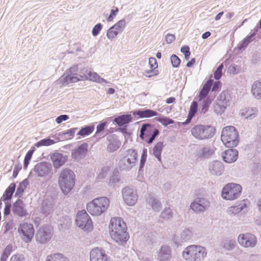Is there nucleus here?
I'll use <instances>...</instances> for the list:
<instances>
[{"instance_id":"1","label":"nucleus","mask_w":261,"mask_h":261,"mask_svg":"<svg viewBox=\"0 0 261 261\" xmlns=\"http://www.w3.org/2000/svg\"><path fill=\"white\" fill-rule=\"evenodd\" d=\"M109 231L112 239L118 244H123L128 239L126 225L120 218L111 219L109 225Z\"/></svg>"},{"instance_id":"2","label":"nucleus","mask_w":261,"mask_h":261,"mask_svg":"<svg viewBox=\"0 0 261 261\" xmlns=\"http://www.w3.org/2000/svg\"><path fill=\"white\" fill-rule=\"evenodd\" d=\"M90 70L87 67L80 68L77 65L73 66L60 79L63 85L75 83L80 80H87Z\"/></svg>"},{"instance_id":"3","label":"nucleus","mask_w":261,"mask_h":261,"mask_svg":"<svg viewBox=\"0 0 261 261\" xmlns=\"http://www.w3.org/2000/svg\"><path fill=\"white\" fill-rule=\"evenodd\" d=\"M58 183L60 189L64 195L68 194L75 185V174L70 169L62 170L59 175Z\"/></svg>"},{"instance_id":"4","label":"nucleus","mask_w":261,"mask_h":261,"mask_svg":"<svg viewBox=\"0 0 261 261\" xmlns=\"http://www.w3.org/2000/svg\"><path fill=\"white\" fill-rule=\"evenodd\" d=\"M206 249L200 245H191L182 252L183 258L187 261H201L206 256Z\"/></svg>"},{"instance_id":"5","label":"nucleus","mask_w":261,"mask_h":261,"mask_svg":"<svg viewBox=\"0 0 261 261\" xmlns=\"http://www.w3.org/2000/svg\"><path fill=\"white\" fill-rule=\"evenodd\" d=\"M110 205V200L106 197H100L93 199L87 204V210L92 216H100Z\"/></svg>"},{"instance_id":"6","label":"nucleus","mask_w":261,"mask_h":261,"mask_svg":"<svg viewBox=\"0 0 261 261\" xmlns=\"http://www.w3.org/2000/svg\"><path fill=\"white\" fill-rule=\"evenodd\" d=\"M238 136L237 129L234 126H228L222 129L221 138L226 147L233 148L238 144Z\"/></svg>"},{"instance_id":"7","label":"nucleus","mask_w":261,"mask_h":261,"mask_svg":"<svg viewBox=\"0 0 261 261\" xmlns=\"http://www.w3.org/2000/svg\"><path fill=\"white\" fill-rule=\"evenodd\" d=\"M137 160V151L134 149H128L124 157L119 161L118 167L121 170H130L136 165Z\"/></svg>"},{"instance_id":"8","label":"nucleus","mask_w":261,"mask_h":261,"mask_svg":"<svg viewBox=\"0 0 261 261\" xmlns=\"http://www.w3.org/2000/svg\"><path fill=\"white\" fill-rule=\"evenodd\" d=\"M191 132L194 138L203 140L213 137L215 135V128L211 125L199 124L193 127Z\"/></svg>"},{"instance_id":"9","label":"nucleus","mask_w":261,"mask_h":261,"mask_svg":"<svg viewBox=\"0 0 261 261\" xmlns=\"http://www.w3.org/2000/svg\"><path fill=\"white\" fill-rule=\"evenodd\" d=\"M159 134V130L154 125L149 123H143L140 129L139 137L148 144H151Z\"/></svg>"},{"instance_id":"10","label":"nucleus","mask_w":261,"mask_h":261,"mask_svg":"<svg viewBox=\"0 0 261 261\" xmlns=\"http://www.w3.org/2000/svg\"><path fill=\"white\" fill-rule=\"evenodd\" d=\"M76 226L84 231L90 232L93 230V226L91 217L85 210L79 211L76 216Z\"/></svg>"},{"instance_id":"11","label":"nucleus","mask_w":261,"mask_h":261,"mask_svg":"<svg viewBox=\"0 0 261 261\" xmlns=\"http://www.w3.org/2000/svg\"><path fill=\"white\" fill-rule=\"evenodd\" d=\"M242 190V188L239 184H228L222 189V197L226 200H234L241 195Z\"/></svg>"},{"instance_id":"12","label":"nucleus","mask_w":261,"mask_h":261,"mask_svg":"<svg viewBox=\"0 0 261 261\" xmlns=\"http://www.w3.org/2000/svg\"><path fill=\"white\" fill-rule=\"evenodd\" d=\"M17 232L22 240L25 243H29L34 237L35 229L32 224L23 222L19 224Z\"/></svg>"},{"instance_id":"13","label":"nucleus","mask_w":261,"mask_h":261,"mask_svg":"<svg viewBox=\"0 0 261 261\" xmlns=\"http://www.w3.org/2000/svg\"><path fill=\"white\" fill-rule=\"evenodd\" d=\"M53 228L48 225H44L39 227L36 234V241L45 244L48 242L53 236Z\"/></svg>"},{"instance_id":"14","label":"nucleus","mask_w":261,"mask_h":261,"mask_svg":"<svg viewBox=\"0 0 261 261\" xmlns=\"http://www.w3.org/2000/svg\"><path fill=\"white\" fill-rule=\"evenodd\" d=\"M239 244L244 248H253L257 244V238L251 233H241L238 237Z\"/></svg>"},{"instance_id":"15","label":"nucleus","mask_w":261,"mask_h":261,"mask_svg":"<svg viewBox=\"0 0 261 261\" xmlns=\"http://www.w3.org/2000/svg\"><path fill=\"white\" fill-rule=\"evenodd\" d=\"M230 100L231 97L228 91L222 92L218 97V101L215 106V111L218 113L221 114L223 113Z\"/></svg>"},{"instance_id":"16","label":"nucleus","mask_w":261,"mask_h":261,"mask_svg":"<svg viewBox=\"0 0 261 261\" xmlns=\"http://www.w3.org/2000/svg\"><path fill=\"white\" fill-rule=\"evenodd\" d=\"M123 199L125 203L129 206L134 205L138 200L137 192L129 187H125L122 190Z\"/></svg>"},{"instance_id":"17","label":"nucleus","mask_w":261,"mask_h":261,"mask_svg":"<svg viewBox=\"0 0 261 261\" xmlns=\"http://www.w3.org/2000/svg\"><path fill=\"white\" fill-rule=\"evenodd\" d=\"M193 237V232L190 228H185L179 234H175L173 240L177 246L189 242Z\"/></svg>"},{"instance_id":"18","label":"nucleus","mask_w":261,"mask_h":261,"mask_svg":"<svg viewBox=\"0 0 261 261\" xmlns=\"http://www.w3.org/2000/svg\"><path fill=\"white\" fill-rule=\"evenodd\" d=\"M90 261H111L110 257L105 253L102 248H95L93 249L90 254Z\"/></svg>"},{"instance_id":"19","label":"nucleus","mask_w":261,"mask_h":261,"mask_svg":"<svg viewBox=\"0 0 261 261\" xmlns=\"http://www.w3.org/2000/svg\"><path fill=\"white\" fill-rule=\"evenodd\" d=\"M210 205V202L206 199L198 198L191 204V208L196 213L203 212Z\"/></svg>"},{"instance_id":"20","label":"nucleus","mask_w":261,"mask_h":261,"mask_svg":"<svg viewBox=\"0 0 261 261\" xmlns=\"http://www.w3.org/2000/svg\"><path fill=\"white\" fill-rule=\"evenodd\" d=\"M12 212L14 215L19 217H26L28 213L25 209V204L23 201L18 199L13 204L12 207Z\"/></svg>"},{"instance_id":"21","label":"nucleus","mask_w":261,"mask_h":261,"mask_svg":"<svg viewBox=\"0 0 261 261\" xmlns=\"http://www.w3.org/2000/svg\"><path fill=\"white\" fill-rule=\"evenodd\" d=\"M208 170L212 175L220 176L224 171V164L222 162L214 161L210 163Z\"/></svg>"},{"instance_id":"22","label":"nucleus","mask_w":261,"mask_h":261,"mask_svg":"<svg viewBox=\"0 0 261 261\" xmlns=\"http://www.w3.org/2000/svg\"><path fill=\"white\" fill-rule=\"evenodd\" d=\"M88 152V144L84 143L74 149L71 152V156L76 161L84 158Z\"/></svg>"},{"instance_id":"23","label":"nucleus","mask_w":261,"mask_h":261,"mask_svg":"<svg viewBox=\"0 0 261 261\" xmlns=\"http://www.w3.org/2000/svg\"><path fill=\"white\" fill-rule=\"evenodd\" d=\"M51 169V166L46 162H41L37 164L34 168V171L40 177H43L48 175Z\"/></svg>"},{"instance_id":"24","label":"nucleus","mask_w":261,"mask_h":261,"mask_svg":"<svg viewBox=\"0 0 261 261\" xmlns=\"http://www.w3.org/2000/svg\"><path fill=\"white\" fill-rule=\"evenodd\" d=\"M108 143L107 145V150L108 152L112 153L117 150L121 145V142L114 135H111L107 137Z\"/></svg>"},{"instance_id":"25","label":"nucleus","mask_w":261,"mask_h":261,"mask_svg":"<svg viewBox=\"0 0 261 261\" xmlns=\"http://www.w3.org/2000/svg\"><path fill=\"white\" fill-rule=\"evenodd\" d=\"M51 160L53 166L56 169H58L62 166L67 161V156L59 152H54L51 155Z\"/></svg>"},{"instance_id":"26","label":"nucleus","mask_w":261,"mask_h":261,"mask_svg":"<svg viewBox=\"0 0 261 261\" xmlns=\"http://www.w3.org/2000/svg\"><path fill=\"white\" fill-rule=\"evenodd\" d=\"M132 113L135 117L139 118H150L158 115L156 111L148 109H139L132 111Z\"/></svg>"},{"instance_id":"27","label":"nucleus","mask_w":261,"mask_h":261,"mask_svg":"<svg viewBox=\"0 0 261 261\" xmlns=\"http://www.w3.org/2000/svg\"><path fill=\"white\" fill-rule=\"evenodd\" d=\"M172 257L171 250L167 245L161 246L158 255L159 261H171Z\"/></svg>"},{"instance_id":"28","label":"nucleus","mask_w":261,"mask_h":261,"mask_svg":"<svg viewBox=\"0 0 261 261\" xmlns=\"http://www.w3.org/2000/svg\"><path fill=\"white\" fill-rule=\"evenodd\" d=\"M238 151L236 149H229L225 150L222 154L223 161L227 163L234 162L238 159Z\"/></svg>"},{"instance_id":"29","label":"nucleus","mask_w":261,"mask_h":261,"mask_svg":"<svg viewBox=\"0 0 261 261\" xmlns=\"http://www.w3.org/2000/svg\"><path fill=\"white\" fill-rule=\"evenodd\" d=\"M133 121V117L130 114H127L116 117L113 122L116 123L119 127L126 126Z\"/></svg>"},{"instance_id":"30","label":"nucleus","mask_w":261,"mask_h":261,"mask_svg":"<svg viewBox=\"0 0 261 261\" xmlns=\"http://www.w3.org/2000/svg\"><path fill=\"white\" fill-rule=\"evenodd\" d=\"M55 204L51 200L46 199L43 201L42 204V213L45 216L53 213L55 209Z\"/></svg>"},{"instance_id":"31","label":"nucleus","mask_w":261,"mask_h":261,"mask_svg":"<svg viewBox=\"0 0 261 261\" xmlns=\"http://www.w3.org/2000/svg\"><path fill=\"white\" fill-rule=\"evenodd\" d=\"M212 84L213 80L211 79L207 80L204 83L199 92V101H201L203 99H206L207 97V95L211 90Z\"/></svg>"},{"instance_id":"32","label":"nucleus","mask_w":261,"mask_h":261,"mask_svg":"<svg viewBox=\"0 0 261 261\" xmlns=\"http://www.w3.org/2000/svg\"><path fill=\"white\" fill-rule=\"evenodd\" d=\"M146 201L154 212H159L161 210L162 204L155 197L149 195Z\"/></svg>"},{"instance_id":"33","label":"nucleus","mask_w":261,"mask_h":261,"mask_svg":"<svg viewBox=\"0 0 261 261\" xmlns=\"http://www.w3.org/2000/svg\"><path fill=\"white\" fill-rule=\"evenodd\" d=\"M16 184L14 182L11 183L9 186L5 190L3 196L1 197V200L4 201L10 200L15 190Z\"/></svg>"},{"instance_id":"34","label":"nucleus","mask_w":261,"mask_h":261,"mask_svg":"<svg viewBox=\"0 0 261 261\" xmlns=\"http://www.w3.org/2000/svg\"><path fill=\"white\" fill-rule=\"evenodd\" d=\"M253 96L257 99H261V80L255 81L251 87Z\"/></svg>"},{"instance_id":"35","label":"nucleus","mask_w":261,"mask_h":261,"mask_svg":"<svg viewBox=\"0 0 261 261\" xmlns=\"http://www.w3.org/2000/svg\"><path fill=\"white\" fill-rule=\"evenodd\" d=\"M257 30L254 31L253 33H251L250 35L246 36L242 42H241L238 45V48L239 50L244 49L254 39V36L256 35L257 32Z\"/></svg>"},{"instance_id":"36","label":"nucleus","mask_w":261,"mask_h":261,"mask_svg":"<svg viewBox=\"0 0 261 261\" xmlns=\"http://www.w3.org/2000/svg\"><path fill=\"white\" fill-rule=\"evenodd\" d=\"M246 206V201L245 200L241 201L237 205L229 207L228 209V213L229 214L236 215L242 211Z\"/></svg>"},{"instance_id":"37","label":"nucleus","mask_w":261,"mask_h":261,"mask_svg":"<svg viewBox=\"0 0 261 261\" xmlns=\"http://www.w3.org/2000/svg\"><path fill=\"white\" fill-rule=\"evenodd\" d=\"M164 146V143L163 142H159L152 148V154L160 162L162 161L161 153Z\"/></svg>"},{"instance_id":"38","label":"nucleus","mask_w":261,"mask_h":261,"mask_svg":"<svg viewBox=\"0 0 261 261\" xmlns=\"http://www.w3.org/2000/svg\"><path fill=\"white\" fill-rule=\"evenodd\" d=\"M77 129V128H72L66 131L60 132L58 134V138L57 139V141H59L61 138L66 140L72 138Z\"/></svg>"},{"instance_id":"39","label":"nucleus","mask_w":261,"mask_h":261,"mask_svg":"<svg viewBox=\"0 0 261 261\" xmlns=\"http://www.w3.org/2000/svg\"><path fill=\"white\" fill-rule=\"evenodd\" d=\"M257 108H247L243 110L241 113V115L244 116L245 119L252 120L255 118L257 113Z\"/></svg>"},{"instance_id":"40","label":"nucleus","mask_w":261,"mask_h":261,"mask_svg":"<svg viewBox=\"0 0 261 261\" xmlns=\"http://www.w3.org/2000/svg\"><path fill=\"white\" fill-rule=\"evenodd\" d=\"M94 129V126L93 125H86L82 127L77 133V135L85 137L91 134Z\"/></svg>"},{"instance_id":"41","label":"nucleus","mask_w":261,"mask_h":261,"mask_svg":"<svg viewBox=\"0 0 261 261\" xmlns=\"http://www.w3.org/2000/svg\"><path fill=\"white\" fill-rule=\"evenodd\" d=\"M29 183V180L27 178L24 179L22 182H21L17 188L16 192L15 194V196L20 197L22 194L24 192V190L28 186Z\"/></svg>"},{"instance_id":"42","label":"nucleus","mask_w":261,"mask_h":261,"mask_svg":"<svg viewBox=\"0 0 261 261\" xmlns=\"http://www.w3.org/2000/svg\"><path fill=\"white\" fill-rule=\"evenodd\" d=\"M58 141L57 140V142ZM56 142L54 140L51 139L50 138L47 137L43 139L35 144V146L36 147H40L42 146H48L55 144Z\"/></svg>"},{"instance_id":"43","label":"nucleus","mask_w":261,"mask_h":261,"mask_svg":"<svg viewBox=\"0 0 261 261\" xmlns=\"http://www.w3.org/2000/svg\"><path fill=\"white\" fill-rule=\"evenodd\" d=\"M46 261H68V258L61 253H55L47 256Z\"/></svg>"},{"instance_id":"44","label":"nucleus","mask_w":261,"mask_h":261,"mask_svg":"<svg viewBox=\"0 0 261 261\" xmlns=\"http://www.w3.org/2000/svg\"><path fill=\"white\" fill-rule=\"evenodd\" d=\"M125 26V20L124 19H122L118 21L111 28L116 31L118 34L121 33Z\"/></svg>"},{"instance_id":"45","label":"nucleus","mask_w":261,"mask_h":261,"mask_svg":"<svg viewBox=\"0 0 261 261\" xmlns=\"http://www.w3.org/2000/svg\"><path fill=\"white\" fill-rule=\"evenodd\" d=\"M203 100L201 103V112L204 114L208 111L210 105L212 102V99L210 97H208L206 99H203Z\"/></svg>"},{"instance_id":"46","label":"nucleus","mask_w":261,"mask_h":261,"mask_svg":"<svg viewBox=\"0 0 261 261\" xmlns=\"http://www.w3.org/2000/svg\"><path fill=\"white\" fill-rule=\"evenodd\" d=\"M197 154L200 158H208L211 155L212 152L208 147H203L198 150Z\"/></svg>"},{"instance_id":"47","label":"nucleus","mask_w":261,"mask_h":261,"mask_svg":"<svg viewBox=\"0 0 261 261\" xmlns=\"http://www.w3.org/2000/svg\"><path fill=\"white\" fill-rule=\"evenodd\" d=\"M160 217L165 220H169L173 217V213L170 208H165L161 213Z\"/></svg>"},{"instance_id":"48","label":"nucleus","mask_w":261,"mask_h":261,"mask_svg":"<svg viewBox=\"0 0 261 261\" xmlns=\"http://www.w3.org/2000/svg\"><path fill=\"white\" fill-rule=\"evenodd\" d=\"M156 120L160 122L162 125L166 126L169 124H173L174 121L172 119L167 117H156Z\"/></svg>"},{"instance_id":"49","label":"nucleus","mask_w":261,"mask_h":261,"mask_svg":"<svg viewBox=\"0 0 261 261\" xmlns=\"http://www.w3.org/2000/svg\"><path fill=\"white\" fill-rule=\"evenodd\" d=\"M224 68L223 63L220 64L217 68L214 73V77L216 80H219L221 79L222 75V70Z\"/></svg>"},{"instance_id":"50","label":"nucleus","mask_w":261,"mask_h":261,"mask_svg":"<svg viewBox=\"0 0 261 261\" xmlns=\"http://www.w3.org/2000/svg\"><path fill=\"white\" fill-rule=\"evenodd\" d=\"M236 245L234 240H226L223 243V248L227 250H231L234 248Z\"/></svg>"},{"instance_id":"51","label":"nucleus","mask_w":261,"mask_h":261,"mask_svg":"<svg viewBox=\"0 0 261 261\" xmlns=\"http://www.w3.org/2000/svg\"><path fill=\"white\" fill-rule=\"evenodd\" d=\"M147 150L146 148H144L143 150V152L141 155V160H140V167H139V170H142L144 166V165L145 164L146 158L147 156Z\"/></svg>"},{"instance_id":"52","label":"nucleus","mask_w":261,"mask_h":261,"mask_svg":"<svg viewBox=\"0 0 261 261\" xmlns=\"http://www.w3.org/2000/svg\"><path fill=\"white\" fill-rule=\"evenodd\" d=\"M170 61L172 66L175 68L178 67L181 62L180 59L176 55H172L171 56Z\"/></svg>"},{"instance_id":"53","label":"nucleus","mask_w":261,"mask_h":261,"mask_svg":"<svg viewBox=\"0 0 261 261\" xmlns=\"http://www.w3.org/2000/svg\"><path fill=\"white\" fill-rule=\"evenodd\" d=\"M198 109V103L196 101H193L191 105L188 114L194 117Z\"/></svg>"},{"instance_id":"54","label":"nucleus","mask_w":261,"mask_h":261,"mask_svg":"<svg viewBox=\"0 0 261 261\" xmlns=\"http://www.w3.org/2000/svg\"><path fill=\"white\" fill-rule=\"evenodd\" d=\"M102 28V25L100 23L96 24L92 30V34L93 36H97Z\"/></svg>"},{"instance_id":"55","label":"nucleus","mask_w":261,"mask_h":261,"mask_svg":"<svg viewBox=\"0 0 261 261\" xmlns=\"http://www.w3.org/2000/svg\"><path fill=\"white\" fill-rule=\"evenodd\" d=\"M118 33L111 28H109L107 33V37L109 39L112 40L118 35Z\"/></svg>"},{"instance_id":"56","label":"nucleus","mask_w":261,"mask_h":261,"mask_svg":"<svg viewBox=\"0 0 261 261\" xmlns=\"http://www.w3.org/2000/svg\"><path fill=\"white\" fill-rule=\"evenodd\" d=\"M239 71V69L235 64H231L228 68L227 72L230 74H236Z\"/></svg>"},{"instance_id":"57","label":"nucleus","mask_w":261,"mask_h":261,"mask_svg":"<svg viewBox=\"0 0 261 261\" xmlns=\"http://www.w3.org/2000/svg\"><path fill=\"white\" fill-rule=\"evenodd\" d=\"M4 233H6L8 231L12 229L13 227V222L12 220L6 222L4 226Z\"/></svg>"},{"instance_id":"58","label":"nucleus","mask_w":261,"mask_h":261,"mask_svg":"<svg viewBox=\"0 0 261 261\" xmlns=\"http://www.w3.org/2000/svg\"><path fill=\"white\" fill-rule=\"evenodd\" d=\"M221 87V83L219 81H216L214 82L213 80V84L212 86V91L214 92L218 91L220 90Z\"/></svg>"},{"instance_id":"59","label":"nucleus","mask_w":261,"mask_h":261,"mask_svg":"<svg viewBox=\"0 0 261 261\" xmlns=\"http://www.w3.org/2000/svg\"><path fill=\"white\" fill-rule=\"evenodd\" d=\"M13 246L11 244H9L6 246L4 250L2 255H5V256L9 257L12 251Z\"/></svg>"},{"instance_id":"60","label":"nucleus","mask_w":261,"mask_h":261,"mask_svg":"<svg viewBox=\"0 0 261 261\" xmlns=\"http://www.w3.org/2000/svg\"><path fill=\"white\" fill-rule=\"evenodd\" d=\"M118 11L119 9L117 7H116L115 9H112L111 10L110 15L107 18V21L109 22L112 21Z\"/></svg>"},{"instance_id":"61","label":"nucleus","mask_w":261,"mask_h":261,"mask_svg":"<svg viewBox=\"0 0 261 261\" xmlns=\"http://www.w3.org/2000/svg\"><path fill=\"white\" fill-rule=\"evenodd\" d=\"M119 180L120 179L118 175H113L110 177L109 185L111 186H114Z\"/></svg>"},{"instance_id":"62","label":"nucleus","mask_w":261,"mask_h":261,"mask_svg":"<svg viewBox=\"0 0 261 261\" xmlns=\"http://www.w3.org/2000/svg\"><path fill=\"white\" fill-rule=\"evenodd\" d=\"M98 77V74H97L96 72H93L90 70V72L87 77V80H89L90 81H93L94 82H97Z\"/></svg>"},{"instance_id":"63","label":"nucleus","mask_w":261,"mask_h":261,"mask_svg":"<svg viewBox=\"0 0 261 261\" xmlns=\"http://www.w3.org/2000/svg\"><path fill=\"white\" fill-rule=\"evenodd\" d=\"M5 202V206L4 211V214L5 216L9 215L11 212V208L12 207L11 204L8 202Z\"/></svg>"},{"instance_id":"64","label":"nucleus","mask_w":261,"mask_h":261,"mask_svg":"<svg viewBox=\"0 0 261 261\" xmlns=\"http://www.w3.org/2000/svg\"><path fill=\"white\" fill-rule=\"evenodd\" d=\"M10 261H25V259L22 255L17 254L13 255Z\"/></svg>"}]
</instances>
